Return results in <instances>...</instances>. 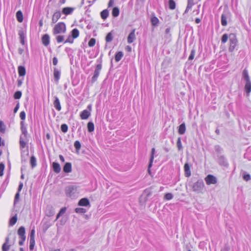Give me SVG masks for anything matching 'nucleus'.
<instances>
[{
    "label": "nucleus",
    "mask_w": 251,
    "mask_h": 251,
    "mask_svg": "<svg viewBox=\"0 0 251 251\" xmlns=\"http://www.w3.org/2000/svg\"><path fill=\"white\" fill-rule=\"evenodd\" d=\"M244 89L247 96H249L251 92V81L246 82Z\"/></svg>",
    "instance_id": "nucleus-25"
},
{
    "label": "nucleus",
    "mask_w": 251,
    "mask_h": 251,
    "mask_svg": "<svg viewBox=\"0 0 251 251\" xmlns=\"http://www.w3.org/2000/svg\"><path fill=\"white\" fill-rule=\"evenodd\" d=\"M135 29L132 30V31L129 34L127 37V42L129 44L132 43L136 39L135 35Z\"/></svg>",
    "instance_id": "nucleus-13"
},
{
    "label": "nucleus",
    "mask_w": 251,
    "mask_h": 251,
    "mask_svg": "<svg viewBox=\"0 0 251 251\" xmlns=\"http://www.w3.org/2000/svg\"><path fill=\"white\" fill-rule=\"evenodd\" d=\"M18 71L19 75L20 76H23L25 75L26 73L25 68V67L20 66L18 68Z\"/></svg>",
    "instance_id": "nucleus-26"
},
{
    "label": "nucleus",
    "mask_w": 251,
    "mask_h": 251,
    "mask_svg": "<svg viewBox=\"0 0 251 251\" xmlns=\"http://www.w3.org/2000/svg\"><path fill=\"white\" fill-rule=\"evenodd\" d=\"M101 68H102V65H101V63H100L97 65L96 68L95 70L94 73V75H93V77H92V83H94L97 80V78L99 76Z\"/></svg>",
    "instance_id": "nucleus-5"
},
{
    "label": "nucleus",
    "mask_w": 251,
    "mask_h": 251,
    "mask_svg": "<svg viewBox=\"0 0 251 251\" xmlns=\"http://www.w3.org/2000/svg\"><path fill=\"white\" fill-rule=\"evenodd\" d=\"M63 171L65 173H69L72 171V164L70 162L66 163L63 167Z\"/></svg>",
    "instance_id": "nucleus-20"
},
{
    "label": "nucleus",
    "mask_w": 251,
    "mask_h": 251,
    "mask_svg": "<svg viewBox=\"0 0 251 251\" xmlns=\"http://www.w3.org/2000/svg\"><path fill=\"white\" fill-rule=\"evenodd\" d=\"M53 76L55 81L57 83L60 79V72L56 68H54L53 69Z\"/></svg>",
    "instance_id": "nucleus-18"
},
{
    "label": "nucleus",
    "mask_w": 251,
    "mask_h": 251,
    "mask_svg": "<svg viewBox=\"0 0 251 251\" xmlns=\"http://www.w3.org/2000/svg\"><path fill=\"white\" fill-rule=\"evenodd\" d=\"M113 39L112 35L111 32L108 33L106 37H105V40L107 42H110Z\"/></svg>",
    "instance_id": "nucleus-45"
},
{
    "label": "nucleus",
    "mask_w": 251,
    "mask_h": 251,
    "mask_svg": "<svg viewBox=\"0 0 251 251\" xmlns=\"http://www.w3.org/2000/svg\"><path fill=\"white\" fill-rule=\"evenodd\" d=\"M54 98V100L53 101L54 107L56 108V109L57 110L60 111L61 109V106L60 105L59 100L56 96H55Z\"/></svg>",
    "instance_id": "nucleus-17"
},
{
    "label": "nucleus",
    "mask_w": 251,
    "mask_h": 251,
    "mask_svg": "<svg viewBox=\"0 0 251 251\" xmlns=\"http://www.w3.org/2000/svg\"><path fill=\"white\" fill-rule=\"evenodd\" d=\"M16 18H17V21L20 22V23H21L23 22V13L21 11L19 10V11H18L16 13Z\"/></svg>",
    "instance_id": "nucleus-27"
},
{
    "label": "nucleus",
    "mask_w": 251,
    "mask_h": 251,
    "mask_svg": "<svg viewBox=\"0 0 251 251\" xmlns=\"http://www.w3.org/2000/svg\"><path fill=\"white\" fill-rule=\"evenodd\" d=\"M20 117L22 120H25V113L24 111L21 112Z\"/></svg>",
    "instance_id": "nucleus-61"
},
{
    "label": "nucleus",
    "mask_w": 251,
    "mask_h": 251,
    "mask_svg": "<svg viewBox=\"0 0 251 251\" xmlns=\"http://www.w3.org/2000/svg\"><path fill=\"white\" fill-rule=\"evenodd\" d=\"M176 146H177V148L178 149V150L179 151H181L182 150V144H181V138L180 137H178L177 138V142H176Z\"/></svg>",
    "instance_id": "nucleus-41"
},
{
    "label": "nucleus",
    "mask_w": 251,
    "mask_h": 251,
    "mask_svg": "<svg viewBox=\"0 0 251 251\" xmlns=\"http://www.w3.org/2000/svg\"><path fill=\"white\" fill-rule=\"evenodd\" d=\"M228 12H224L221 16V24L223 26H226L227 24V19L228 17Z\"/></svg>",
    "instance_id": "nucleus-8"
},
{
    "label": "nucleus",
    "mask_w": 251,
    "mask_h": 251,
    "mask_svg": "<svg viewBox=\"0 0 251 251\" xmlns=\"http://www.w3.org/2000/svg\"><path fill=\"white\" fill-rule=\"evenodd\" d=\"M195 55V50L194 49H193L191 51L190 55L189 56L188 59L189 60H192L194 59Z\"/></svg>",
    "instance_id": "nucleus-56"
},
{
    "label": "nucleus",
    "mask_w": 251,
    "mask_h": 251,
    "mask_svg": "<svg viewBox=\"0 0 251 251\" xmlns=\"http://www.w3.org/2000/svg\"><path fill=\"white\" fill-rule=\"evenodd\" d=\"M61 17V12L60 11H57L54 13L52 17V23L54 24L57 22Z\"/></svg>",
    "instance_id": "nucleus-14"
},
{
    "label": "nucleus",
    "mask_w": 251,
    "mask_h": 251,
    "mask_svg": "<svg viewBox=\"0 0 251 251\" xmlns=\"http://www.w3.org/2000/svg\"><path fill=\"white\" fill-rule=\"evenodd\" d=\"M173 198V195L170 193H167L164 196V198L167 200H170L172 199Z\"/></svg>",
    "instance_id": "nucleus-54"
},
{
    "label": "nucleus",
    "mask_w": 251,
    "mask_h": 251,
    "mask_svg": "<svg viewBox=\"0 0 251 251\" xmlns=\"http://www.w3.org/2000/svg\"><path fill=\"white\" fill-rule=\"evenodd\" d=\"M26 139V138H24L22 135H21L20 139V147L22 148H24L26 146V143L25 141Z\"/></svg>",
    "instance_id": "nucleus-29"
},
{
    "label": "nucleus",
    "mask_w": 251,
    "mask_h": 251,
    "mask_svg": "<svg viewBox=\"0 0 251 251\" xmlns=\"http://www.w3.org/2000/svg\"><path fill=\"white\" fill-rule=\"evenodd\" d=\"M10 247V245H8L6 244H3L2 246V251H8Z\"/></svg>",
    "instance_id": "nucleus-53"
},
{
    "label": "nucleus",
    "mask_w": 251,
    "mask_h": 251,
    "mask_svg": "<svg viewBox=\"0 0 251 251\" xmlns=\"http://www.w3.org/2000/svg\"><path fill=\"white\" fill-rule=\"evenodd\" d=\"M52 168L53 171L58 174L61 171V167L59 163L56 162H53L52 163Z\"/></svg>",
    "instance_id": "nucleus-22"
},
{
    "label": "nucleus",
    "mask_w": 251,
    "mask_h": 251,
    "mask_svg": "<svg viewBox=\"0 0 251 251\" xmlns=\"http://www.w3.org/2000/svg\"><path fill=\"white\" fill-rule=\"evenodd\" d=\"M21 130L22 132V134L21 135H22L24 138H26L27 134L26 127H22V128H21Z\"/></svg>",
    "instance_id": "nucleus-46"
},
{
    "label": "nucleus",
    "mask_w": 251,
    "mask_h": 251,
    "mask_svg": "<svg viewBox=\"0 0 251 251\" xmlns=\"http://www.w3.org/2000/svg\"><path fill=\"white\" fill-rule=\"evenodd\" d=\"M66 30V25L63 22H59L56 24L52 30L53 35L64 33Z\"/></svg>",
    "instance_id": "nucleus-1"
},
{
    "label": "nucleus",
    "mask_w": 251,
    "mask_h": 251,
    "mask_svg": "<svg viewBox=\"0 0 251 251\" xmlns=\"http://www.w3.org/2000/svg\"><path fill=\"white\" fill-rule=\"evenodd\" d=\"M190 168L191 165H190L188 163H185L184 166L185 176L189 177L191 175Z\"/></svg>",
    "instance_id": "nucleus-12"
},
{
    "label": "nucleus",
    "mask_w": 251,
    "mask_h": 251,
    "mask_svg": "<svg viewBox=\"0 0 251 251\" xmlns=\"http://www.w3.org/2000/svg\"><path fill=\"white\" fill-rule=\"evenodd\" d=\"M42 44L46 47L48 46L50 43V37L48 34H44L41 39Z\"/></svg>",
    "instance_id": "nucleus-11"
},
{
    "label": "nucleus",
    "mask_w": 251,
    "mask_h": 251,
    "mask_svg": "<svg viewBox=\"0 0 251 251\" xmlns=\"http://www.w3.org/2000/svg\"><path fill=\"white\" fill-rule=\"evenodd\" d=\"M71 36L74 38H76L79 36V31L76 28H74L71 31Z\"/></svg>",
    "instance_id": "nucleus-31"
},
{
    "label": "nucleus",
    "mask_w": 251,
    "mask_h": 251,
    "mask_svg": "<svg viewBox=\"0 0 251 251\" xmlns=\"http://www.w3.org/2000/svg\"><path fill=\"white\" fill-rule=\"evenodd\" d=\"M242 78L246 81V82L251 81L250 76L246 68H245L243 71Z\"/></svg>",
    "instance_id": "nucleus-19"
},
{
    "label": "nucleus",
    "mask_w": 251,
    "mask_h": 251,
    "mask_svg": "<svg viewBox=\"0 0 251 251\" xmlns=\"http://www.w3.org/2000/svg\"><path fill=\"white\" fill-rule=\"evenodd\" d=\"M205 180L207 185L215 184L217 182V178L212 175H208L205 178Z\"/></svg>",
    "instance_id": "nucleus-6"
},
{
    "label": "nucleus",
    "mask_w": 251,
    "mask_h": 251,
    "mask_svg": "<svg viewBox=\"0 0 251 251\" xmlns=\"http://www.w3.org/2000/svg\"><path fill=\"white\" fill-rule=\"evenodd\" d=\"M154 153H155V149L154 148H152L151 149V157H150V167H152V163H153V159H154Z\"/></svg>",
    "instance_id": "nucleus-30"
},
{
    "label": "nucleus",
    "mask_w": 251,
    "mask_h": 251,
    "mask_svg": "<svg viewBox=\"0 0 251 251\" xmlns=\"http://www.w3.org/2000/svg\"><path fill=\"white\" fill-rule=\"evenodd\" d=\"M17 216L16 215L14 216L10 220L9 225L11 226H13V225H14L16 224V223L17 222Z\"/></svg>",
    "instance_id": "nucleus-38"
},
{
    "label": "nucleus",
    "mask_w": 251,
    "mask_h": 251,
    "mask_svg": "<svg viewBox=\"0 0 251 251\" xmlns=\"http://www.w3.org/2000/svg\"><path fill=\"white\" fill-rule=\"evenodd\" d=\"M78 205L82 206H87L90 205V202L87 198H82L78 201Z\"/></svg>",
    "instance_id": "nucleus-15"
},
{
    "label": "nucleus",
    "mask_w": 251,
    "mask_h": 251,
    "mask_svg": "<svg viewBox=\"0 0 251 251\" xmlns=\"http://www.w3.org/2000/svg\"><path fill=\"white\" fill-rule=\"evenodd\" d=\"M58 63V59L56 57H54L52 59V64L53 65H56Z\"/></svg>",
    "instance_id": "nucleus-63"
},
{
    "label": "nucleus",
    "mask_w": 251,
    "mask_h": 251,
    "mask_svg": "<svg viewBox=\"0 0 251 251\" xmlns=\"http://www.w3.org/2000/svg\"><path fill=\"white\" fill-rule=\"evenodd\" d=\"M109 15L108 10L107 9L103 10L100 13V16L101 18L103 20L106 19Z\"/></svg>",
    "instance_id": "nucleus-28"
},
{
    "label": "nucleus",
    "mask_w": 251,
    "mask_h": 251,
    "mask_svg": "<svg viewBox=\"0 0 251 251\" xmlns=\"http://www.w3.org/2000/svg\"><path fill=\"white\" fill-rule=\"evenodd\" d=\"M243 178L246 181H249L251 180V177L250 174H244L243 176Z\"/></svg>",
    "instance_id": "nucleus-60"
},
{
    "label": "nucleus",
    "mask_w": 251,
    "mask_h": 251,
    "mask_svg": "<svg viewBox=\"0 0 251 251\" xmlns=\"http://www.w3.org/2000/svg\"><path fill=\"white\" fill-rule=\"evenodd\" d=\"M218 162L221 166L225 167H227L228 166L227 161L224 155H220L218 156Z\"/></svg>",
    "instance_id": "nucleus-9"
},
{
    "label": "nucleus",
    "mask_w": 251,
    "mask_h": 251,
    "mask_svg": "<svg viewBox=\"0 0 251 251\" xmlns=\"http://www.w3.org/2000/svg\"><path fill=\"white\" fill-rule=\"evenodd\" d=\"M87 128L89 132H91L94 130V125L91 122H89L87 124Z\"/></svg>",
    "instance_id": "nucleus-36"
},
{
    "label": "nucleus",
    "mask_w": 251,
    "mask_h": 251,
    "mask_svg": "<svg viewBox=\"0 0 251 251\" xmlns=\"http://www.w3.org/2000/svg\"><path fill=\"white\" fill-rule=\"evenodd\" d=\"M112 14L113 17H116L119 15V9L118 7H115L113 8L112 12Z\"/></svg>",
    "instance_id": "nucleus-37"
},
{
    "label": "nucleus",
    "mask_w": 251,
    "mask_h": 251,
    "mask_svg": "<svg viewBox=\"0 0 251 251\" xmlns=\"http://www.w3.org/2000/svg\"><path fill=\"white\" fill-rule=\"evenodd\" d=\"M144 195H145V197L144 198L145 201H147L149 197H150L151 195V192L149 190H145L144 192Z\"/></svg>",
    "instance_id": "nucleus-34"
},
{
    "label": "nucleus",
    "mask_w": 251,
    "mask_h": 251,
    "mask_svg": "<svg viewBox=\"0 0 251 251\" xmlns=\"http://www.w3.org/2000/svg\"><path fill=\"white\" fill-rule=\"evenodd\" d=\"M228 35L227 34H224L222 37V39H221L222 42L223 43H226L228 40Z\"/></svg>",
    "instance_id": "nucleus-52"
},
{
    "label": "nucleus",
    "mask_w": 251,
    "mask_h": 251,
    "mask_svg": "<svg viewBox=\"0 0 251 251\" xmlns=\"http://www.w3.org/2000/svg\"><path fill=\"white\" fill-rule=\"evenodd\" d=\"M186 131V126L184 123L181 124L178 126V132L179 134H184Z\"/></svg>",
    "instance_id": "nucleus-24"
},
{
    "label": "nucleus",
    "mask_w": 251,
    "mask_h": 251,
    "mask_svg": "<svg viewBox=\"0 0 251 251\" xmlns=\"http://www.w3.org/2000/svg\"><path fill=\"white\" fill-rule=\"evenodd\" d=\"M74 38L71 35H69L66 41L64 42V43H70L72 44L74 42Z\"/></svg>",
    "instance_id": "nucleus-57"
},
{
    "label": "nucleus",
    "mask_w": 251,
    "mask_h": 251,
    "mask_svg": "<svg viewBox=\"0 0 251 251\" xmlns=\"http://www.w3.org/2000/svg\"><path fill=\"white\" fill-rule=\"evenodd\" d=\"M169 7L171 10H174L176 8V3L174 0H169Z\"/></svg>",
    "instance_id": "nucleus-39"
},
{
    "label": "nucleus",
    "mask_w": 251,
    "mask_h": 251,
    "mask_svg": "<svg viewBox=\"0 0 251 251\" xmlns=\"http://www.w3.org/2000/svg\"><path fill=\"white\" fill-rule=\"evenodd\" d=\"M193 5H194V2L188 1L187 6L185 10L184 13H187L189 11V10L192 8V7Z\"/></svg>",
    "instance_id": "nucleus-42"
},
{
    "label": "nucleus",
    "mask_w": 251,
    "mask_h": 251,
    "mask_svg": "<svg viewBox=\"0 0 251 251\" xmlns=\"http://www.w3.org/2000/svg\"><path fill=\"white\" fill-rule=\"evenodd\" d=\"M68 127L66 124H62L61 126V130L63 132H64V133L67 132L68 131Z\"/></svg>",
    "instance_id": "nucleus-47"
},
{
    "label": "nucleus",
    "mask_w": 251,
    "mask_h": 251,
    "mask_svg": "<svg viewBox=\"0 0 251 251\" xmlns=\"http://www.w3.org/2000/svg\"><path fill=\"white\" fill-rule=\"evenodd\" d=\"M55 213V211L53 206L51 205L47 206L46 209V214L48 217L52 216Z\"/></svg>",
    "instance_id": "nucleus-10"
},
{
    "label": "nucleus",
    "mask_w": 251,
    "mask_h": 251,
    "mask_svg": "<svg viewBox=\"0 0 251 251\" xmlns=\"http://www.w3.org/2000/svg\"><path fill=\"white\" fill-rule=\"evenodd\" d=\"M192 187L194 192L197 193H202L204 184L202 179H199L193 183Z\"/></svg>",
    "instance_id": "nucleus-2"
},
{
    "label": "nucleus",
    "mask_w": 251,
    "mask_h": 251,
    "mask_svg": "<svg viewBox=\"0 0 251 251\" xmlns=\"http://www.w3.org/2000/svg\"><path fill=\"white\" fill-rule=\"evenodd\" d=\"M229 42L230 45L229 47V51L230 52H233L237 44V39L236 38V35L234 34H230L229 36Z\"/></svg>",
    "instance_id": "nucleus-3"
},
{
    "label": "nucleus",
    "mask_w": 251,
    "mask_h": 251,
    "mask_svg": "<svg viewBox=\"0 0 251 251\" xmlns=\"http://www.w3.org/2000/svg\"><path fill=\"white\" fill-rule=\"evenodd\" d=\"M34 236H35V230H34V229H32L30 231V240H35Z\"/></svg>",
    "instance_id": "nucleus-59"
},
{
    "label": "nucleus",
    "mask_w": 251,
    "mask_h": 251,
    "mask_svg": "<svg viewBox=\"0 0 251 251\" xmlns=\"http://www.w3.org/2000/svg\"><path fill=\"white\" fill-rule=\"evenodd\" d=\"M56 40L57 43H61L64 40V36L63 35H58L56 37Z\"/></svg>",
    "instance_id": "nucleus-49"
},
{
    "label": "nucleus",
    "mask_w": 251,
    "mask_h": 251,
    "mask_svg": "<svg viewBox=\"0 0 251 251\" xmlns=\"http://www.w3.org/2000/svg\"><path fill=\"white\" fill-rule=\"evenodd\" d=\"M25 233V227L23 226L20 227L18 230V234L20 238H26Z\"/></svg>",
    "instance_id": "nucleus-16"
},
{
    "label": "nucleus",
    "mask_w": 251,
    "mask_h": 251,
    "mask_svg": "<svg viewBox=\"0 0 251 251\" xmlns=\"http://www.w3.org/2000/svg\"><path fill=\"white\" fill-rule=\"evenodd\" d=\"M151 22L152 25H153L155 26V25H157L159 20L156 17H153L151 18Z\"/></svg>",
    "instance_id": "nucleus-44"
},
{
    "label": "nucleus",
    "mask_w": 251,
    "mask_h": 251,
    "mask_svg": "<svg viewBox=\"0 0 251 251\" xmlns=\"http://www.w3.org/2000/svg\"><path fill=\"white\" fill-rule=\"evenodd\" d=\"M74 146L76 150L79 151L81 148V144L78 141H75Z\"/></svg>",
    "instance_id": "nucleus-50"
},
{
    "label": "nucleus",
    "mask_w": 251,
    "mask_h": 251,
    "mask_svg": "<svg viewBox=\"0 0 251 251\" xmlns=\"http://www.w3.org/2000/svg\"><path fill=\"white\" fill-rule=\"evenodd\" d=\"M4 164L3 163H0V176H2L3 175V171L4 169Z\"/></svg>",
    "instance_id": "nucleus-55"
},
{
    "label": "nucleus",
    "mask_w": 251,
    "mask_h": 251,
    "mask_svg": "<svg viewBox=\"0 0 251 251\" xmlns=\"http://www.w3.org/2000/svg\"><path fill=\"white\" fill-rule=\"evenodd\" d=\"M66 207H63L59 211V213L57 214V216H56V219L55 221H56L57 220H58L59 219V218L63 214H64L65 212H66Z\"/></svg>",
    "instance_id": "nucleus-35"
},
{
    "label": "nucleus",
    "mask_w": 251,
    "mask_h": 251,
    "mask_svg": "<svg viewBox=\"0 0 251 251\" xmlns=\"http://www.w3.org/2000/svg\"><path fill=\"white\" fill-rule=\"evenodd\" d=\"M22 96V92L20 91L16 92L14 95V98L15 99H19Z\"/></svg>",
    "instance_id": "nucleus-48"
},
{
    "label": "nucleus",
    "mask_w": 251,
    "mask_h": 251,
    "mask_svg": "<svg viewBox=\"0 0 251 251\" xmlns=\"http://www.w3.org/2000/svg\"><path fill=\"white\" fill-rule=\"evenodd\" d=\"M74 10V8L67 7L63 8L62 13L63 14L67 15L71 14L73 12Z\"/></svg>",
    "instance_id": "nucleus-23"
},
{
    "label": "nucleus",
    "mask_w": 251,
    "mask_h": 251,
    "mask_svg": "<svg viewBox=\"0 0 251 251\" xmlns=\"http://www.w3.org/2000/svg\"><path fill=\"white\" fill-rule=\"evenodd\" d=\"M20 39H25V33L23 31H20L19 32Z\"/></svg>",
    "instance_id": "nucleus-62"
},
{
    "label": "nucleus",
    "mask_w": 251,
    "mask_h": 251,
    "mask_svg": "<svg viewBox=\"0 0 251 251\" xmlns=\"http://www.w3.org/2000/svg\"><path fill=\"white\" fill-rule=\"evenodd\" d=\"M124 54L122 51L118 52L115 55V61L116 62H119L123 56Z\"/></svg>",
    "instance_id": "nucleus-32"
},
{
    "label": "nucleus",
    "mask_w": 251,
    "mask_h": 251,
    "mask_svg": "<svg viewBox=\"0 0 251 251\" xmlns=\"http://www.w3.org/2000/svg\"><path fill=\"white\" fill-rule=\"evenodd\" d=\"M75 212L77 213L83 214L86 212V210L83 208H76L75 209Z\"/></svg>",
    "instance_id": "nucleus-43"
},
{
    "label": "nucleus",
    "mask_w": 251,
    "mask_h": 251,
    "mask_svg": "<svg viewBox=\"0 0 251 251\" xmlns=\"http://www.w3.org/2000/svg\"><path fill=\"white\" fill-rule=\"evenodd\" d=\"M35 246V240H30L29 249L32 250Z\"/></svg>",
    "instance_id": "nucleus-58"
},
{
    "label": "nucleus",
    "mask_w": 251,
    "mask_h": 251,
    "mask_svg": "<svg viewBox=\"0 0 251 251\" xmlns=\"http://www.w3.org/2000/svg\"><path fill=\"white\" fill-rule=\"evenodd\" d=\"M30 163L32 168L36 166V159L34 156H32L30 158Z\"/></svg>",
    "instance_id": "nucleus-33"
},
{
    "label": "nucleus",
    "mask_w": 251,
    "mask_h": 251,
    "mask_svg": "<svg viewBox=\"0 0 251 251\" xmlns=\"http://www.w3.org/2000/svg\"><path fill=\"white\" fill-rule=\"evenodd\" d=\"M96 44V39L95 38H91L89 42H88V46L90 47H93Z\"/></svg>",
    "instance_id": "nucleus-51"
},
{
    "label": "nucleus",
    "mask_w": 251,
    "mask_h": 251,
    "mask_svg": "<svg viewBox=\"0 0 251 251\" xmlns=\"http://www.w3.org/2000/svg\"><path fill=\"white\" fill-rule=\"evenodd\" d=\"M170 28H167L165 30V33L167 34V36H168L169 37L171 36V34H170Z\"/></svg>",
    "instance_id": "nucleus-64"
},
{
    "label": "nucleus",
    "mask_w": 251,
    "mask_h": 251,
    "mask_svg": "<svg viewBox=\"0 0 251 251\" xmlns=\"http://www.w3.org/2000/svg\"><path fill=\"white\" fill-rule=\"evenodd\" d=\"M6 129V126L3 121H0V132L4 133Z\"/></svg>",
    "instance_id": "nucleus-40"
},
{
    "label": "nucleus",
    "mask_w": 251,
    "mask_h": 251,
    "mask_svg": "<svg viewBox=\"0 0 251 251\" xmlns=\"http://www.w3.org/2000/svg\"><path fill=\"white\" fill-rule=\"evenodd\" d=\"M29 151L28 149L22 151L21 152V160L22 163H25L28 159Z\"/></svg>",
    "instance_id": "nucleus-7"
},
{
    "label": "nucleus",
    "mask_w": 251,
    "mask_h": 251,
    "mask_svg": "<svg viewBox=\"0 0 251 251\" xmlns=\"http://www.w3.org/2000/svg\"><path fill=\"white\" fill-rule=\"evenodd\" d=\"M76 191V187L75 186H69L65 189V193L69 197H75Z\"/></svg>",
    "instance_id": "nucleus-4"
},
{
    "label": "nucleus",
    "mask_w": 251,
    "mask_h": 251,
    "mask_svg": "<svg viewBox=\"0 0 251 251\" xmlns=\"http://www.w3.org/2000/svg\"><path fill=\"white\" fill-rule=\"evenodd\" d=\"M90 115V112L87 110H84L80 114V117L81 119L85 120L88 118Z\"/></svg>",
    "instance_id": "nucleus-21"
}]
</instances>
